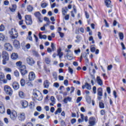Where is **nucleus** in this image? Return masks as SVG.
Listing matches in <instances>:
<instances>
[{"label": "nucleus", "instance_id": "f257e3e1", "mask_svg": "<svg viewBox=\"0 0 126 126\" xmlns=\"http://www.w3.org/2000/svg\"><path fill=\"white\" fill-rule=\"evenodd\" d=\"M9 34H10V38L13 39H17L18 37V32L16 29H11V30L9 32Z\"/></svg>", "mask_w": 126, "mask_h": 126}, {"label": "nucleus", "instance_id": "f03ea898", "mask_svg": "<svg viewBox=\"0 0 126 126\" xmlns=\"http://www.w3.org/2000/svg\"><path fill=\"white\" fill-rule=\"evenodd\" d=\"M34 98H36L38 100V101H42L43 99V96L41 94H40V91L35 89H33V92L32 93Z\"/></svg>", "mask_w": 126, "mask_h": 126}, {"label": "nucleus", "instance_id": "7ed1b4c3", "mask_svg": "<svg viewBox=\"0 0 126 126\" xmlns=\"http://www.w3.org/2000/svg\"><path fill=\"white\" fill-rule=\"evenodd\" d=\"M4 90L6 94H7V95L9 96H12L13 93L12 89H11L9 86L5 85L4 87Z\"/></svg>", "mask_w": 126, "mask_h": 126}, {"label": "nucleus", "instance_id": "20e7f679", "mask_svg": "<svg viewBox=\"0 0 126 126\" xmlns=\"http://www.w3.org/2000/svg\"><path fill=\"white\" fill-rule=\"evenodd\" d=\"M25 22L27 25H32V18L30 15L25 16Z\"/></svg>", "mask_w": 126, "mask_h": 126}, {"label": "nucleus", "instance_id": "39448f33", "mask_svg": "<svg viewBox=\"0 0 126 126\" xmlns=\"http://www.w3.org/2000/svg\"><path fill=\"white\" fill-rule=\"evenodd\" d=\"M26 62L29 65L32 66L35 64V61H34V59H33V58H31V57L27 58Z\"/></svg>", "mask_w": 126, "mask_h": 126}, {"label": "nucleus", "instance_id": "423d86ee", "mask_svg": "<svg viewBox=\"0 0 126 126\" xmlns=\"http://www.w3.org/2000/svg\"><path fill=\"white\" fill-rule=\"evenodd\" d=\"M10 118L12 121H15L17 118V113L15 111H12L10 115Z\"/></svg>", "mask_w": 126, "mask_h": 126}, {"label": "nucleus", "instance_id": "0eeeda50", "mask_svg": "<svg viewBox=\"0 0 126 126\" xmlns=\"http://www.w3.org/2000/svg\"><path fill=\"white\" fill-rule=\"evenodd\" d=\"M89 124L91 126H95L96 125V118L91 117L89 119Z\"/></svg>", "mask_w": 126, "mask_h": 126}, {"label": "nucleus", "instance_id": "6e6552de", "mask_svg": "<svg viewBox=\"0 0 126 126\" xmlns=\"http://www.w3.org/2000/svg\"><path fill=\"white\" fill-rule=\"evenodd\" d=\"M20 104L22 106L23 109H26L28 107V101L26 100H21L20 101Z\"/></svg>", "mask_w": 126, "mask_h": 126}, {"label": "nucleus", "instance_id": "1a4fd4ad", "mask_svg": "<svg viewBox=\"0 0 126 126\" xmlns=\"http://www.w3.org/2000/svg\"><path fill=\"white\" fill-rule=\"evenodd\" d=\"M36 76L35 75V73L34 72H30L29 74V79L30 81H32L35 79Z\"/></svg>", "mask_w": 126, "mask_h": 126}, {"label": "nucleus", "instance_id": "9d476101", "mask_svg": "<svg viewBox=\"0 0 126 126\" xmlns=\"http://www.w3.org/2000/svg\"><path fill=\"white\" fill-rule=\"evenodd\" d=\"M20 72L22 75H25V74H27L28 71L26 70V66L25 65H23L22 68L20 69Z\"/></svg>", "mask_w": 126, "mask_h": 126}, {"label": "nucleus", "instance_id": "9b49d317", "mask_svg": "<svg viewBox=\"0 0 126 126\" xmlns=\"http://www.w3.org/2000/svg\"><path fill=\"white\" fill-rule=\"evenodd\" d=\"M4 49L9 52H11L12 46L10 43H6L4 44Z\"/></svg>", "mask_w": 126, "mask_h": 126}, {"label": "nucleus", "instance_id": "f8f14e48", "mask_svg": "<svg viewBox=\"0 0 126 126\" xmlns=\"http://www.w3.org/2000/svg\"><path fill=\"white\" fill-rule=\"evenodd\" d=\"M18 119L21 122L24 121L25 120V114L24 113H19L18 115Z\"/></svg>", "mask_w": 126, "mask_h": 126}, {"label": "nucleus", "instance_id": "ddd939ff", "mask_svg": "<svg viewBox=\"0 0 126 126\" xmlns=\"http://www.w3.org/2000/svg\"><path fill=\"white\" fill-rule=\"evenodd\" d=\"M57 56L59 57L60 60H62V58H63V53L62 52V48H59L57 49Z\"/></svg>", "mask_w": 126, "mask_h": 126}, {"label": "nucleus", "instance_id": "4468645a", "mask_svg": "<svg viewBox=\"0 0 126 126\" xmlns=\"http://www.w3.org/2000/svg\"><path fill=\"white\" fill-rule=\"evenodd\" d=\"M13 46L16 49H19V48H20V43L19 42V41L15 39L13 41Z\"/></svg>", "mask_w": 126, "mask_h": 126}, {"label": "nucleus", "instance_id": "2eb2a0df", "mask_svg": "<svg viewBox=\"0 0 126 126\" xmlns=\"http://www.w3.org/2000/svg\"><path fill=\"white\" fill-rule=\"evenodd\" d=\"M34 16H35V17H36V18L39 20L40 22H42V20L41 19V13H40V12H35L34 13Z\"/></svg>", "mask_w": 126, "mask_h": 126}, {"label": "nucleus", "instance_id": "dca6fc26", "mask_svg": "<svg viewBox=\"0 0 126 126\" xmlns=\"http://www.w3.org/2000/svg\"><path fill=\"white\" fill-rule=\"evenodd\" d=\"M12 86L14 90H18L19 89V83H18L17 82H13Z\"/></svg>", "mask_w": 126, "mask_h": 126}, {"label": "nucleus", "instance_id": "f3484780", "mask_svg": "<svg viewBox=\"0 0 126 126\" xmlns=\"http://www.w3.org/2000/svg\"><path fill=\"white\" fill-rule=\"evenodd\" d=\"M2 57L3 59H5V60H8V59H9L8 53H7L6 51H3L2 52Z\"/></svg>", "mask_w": 126, "mask_h": 126}, {"label": "nucleus", "instance_id": "a211bd4d", "mask_svg": "<svg viewBox=\"0 0 126 126\" xmlns=\"http://www.w3.org/2000/svg\"><path fill=\"white\" fill-rule=\"evenodd\" d=\"M96 82L99 86H102V85H103V81H102L100 76H97L96 77Z\"/></svg>", "mask_w": 126, "mask_h": 126}, {"label": "nucleus", "instance_id": "6ab92c4d", "mask_svg": "<svg viewBox=\"0 0 126 126\" xmlns=\"http://www.w3.org/2000/svg\"><path fill=\"white\" fill-rule=\"evenodd\" d=\"M71 100H72V98L70 96H67L63 99V102L64 104H67V102H70Z\"/></svg>", "mask_w": 126, "mask_h": 126}, {"label": "nucleus", "instance_id": "aec40b11", "mask_svg": "<svg viewBox=\"0 0 126 126\" xmlns=\"http://www.w3.org/2000/svg\"><path fill=\"white\" fill-rule=\"evenodd\" d=\"M4 106L3 105V104L2 102H0V113L1 114H3L4 113Z\"/></svg>", "mask_w": 126, "mask_h": 126}, {"label": "nucleus", "instance_id": "412c9836", "mask_svg": "<svg viewBox=\"0 0 126 126\" xmlns=\"http://www.w3.org/2000/svg\"><path fill=\"white\" fill-rule=\"evenodd\" d=\"M111 2H112L110 1V0H105V3L107 7H112V6H113Z\"/></svg>", "mask_w": 126, "mask_h": 126}, {"label": "nucleus", "instance_id": "4be33fe9", "mask_svg": "<svg viewBox=\"0 0 126 126\" xmlns=\"http://www.w3.org/2000/svg\"><path fill=\"white\" fill-rule=\"evenodd\" d=\"M11 58L12 60H17L18 59V55L15 53H13L11 55Z\"/></svg>", "mask_w": 126, "mask_h": 126}, {"label": "nucleus", "instance_id": "5701e85b", "mask_svg": "<svg viewBox=\"0 0 126 126\" xmlns=\"http://www.w3.org/2000/svg\"><path fill=\"white\" fill-rule=\"evenodd\" d=\"M7 40V38L3 35V34L0 33V41H3L5 42Z\"/></svg>", "mask_w": 126, "mask_h": 126}, {"label": "nucleus", "instance_id": "b1692460", "mask_svg": "<svg viewBox=\"0 0 126 126\" xmlns=\"http://www.w3.org/2000/svg\"><path fill=\"white\" fill-rule=\"evenodd\" d=\"M50 86V83H49V81L45 80L43 83V86L44 88L48 89L49 88V86Z\"/></svg>", "mask_w": 126, "mask_h": 126}, {"label": "nucleus", "instance_id": "393cba45", "mask_svg": "<svg viewBox=\"0 0 126 126\" xmlns=\"http://www.w3.org/2000/svg\"><path fill=\"white\" fill-rule=\"evenodd\" d=\"M97 95L98 96H100V97H102L103 96V90L102 88H99L97 90Z\"/></svg>", "mask_w": 126, "mask_h": 126}, {"label": "nucleus", "instance_id": "a878e982", "mask_svg": "<svg viewBox=\"0 0 126 126\" xmlns=\"http://www.w3.org/2000/svg\"><path fill=\"white\" fill-rule=\"evenodd\" d=\"M0 83L6 84L7 83V80L3 78H0Z\"/></svg>", "mask_w": 126, "mask_h": 126}, {"label": "nucleus", "instance_id": "bb28decb", "mask_svg": "<svg viewBox=\"0 0 126 126\" xmlns=\"http://www.w3.org/2000/svg\"><path fill=\"white\" fill-rule=\"evenodd\" d=\"M16 5L15 4H13L12 5V7L11 8H9L10 10L12 12H14L15 11V10H16Z\"/></svg>", "mask_w": 126, "mask_h": 126}, {"label": "nucleus", "instance_id": "cd10ccee", "mask_svg": "<svg viewBox=\"0 0 126 126\" xmlns=\"http://www.w3.org/2000/svg\"><path fill=\"white\" fill-rule=\"evenodd\" d=\"M16 64L17 66H18L19 67H20V69L22 68L23 65H22V62L21 61L17 62L16 63Z\"/></svg>", "mask_w": 126, "mask_h": 126}, {"label": "nucleus", "instance_id": "c85d7f7f", "mask_svg": "<svg viewBox=\"0 0 126 126\" xmlns=\"http://www.w3.org/2000/svg\"><path fill=\"white\" fill-rule=\"evenodd\" d=\"M39 39H44V40H46L47 39V35H42L41 34V32H40L38 34Z\"/></svg>", "mask_w": 126, "mask_h": 126}, {"label": "nucleus", "instance_id": "c756f323", "mask_svg": "<svg viewBox=\"0 0 126 126\" xmlns=\"http://www.w3.org/2000/svg\"><path fill=\"white\" fill-rule=\"evenodd\" d=\"M27 9L29 12H32L33 11V6H31V5H29L27 7Z\"/></svg>", "mask_w": 126, "mask_h": 126}, {"label": "nucleus", "instance_id": "7c9ffc66", "mask_svg": "<svg viewBox=\"0 0 126 126\" xmlns=\"http://www.w3.org/2000/svg\"><path fill=\"white\" fill-rule=\"evenodd\" d=\"M90 50L92 53H94L95 51H96V48H95V45H93L90 47Z\"/></svg>", "mask_w": 126, "mask_h": 126}, {"label": "nucleus", "instance_id": "2f4dec72", "mask_svg": "<svg viewBox=\"0 0 126 126\" xmlns=\"http://www.w3.org/2000/svg\"><path fill=\"white\" fill-rule=\"evenodd\" d=\"M45 62L47 64H50V63H51V59L48 57L45 58Z\"/></svg>", "mask_w": 126, "mask_h": 126}, {"label": "nucleus", "instance_id": "473e14b6", "mask_svg": "<svg viewBox=\"0 0 126 126\" xmlns=\"http://www.w3.org/2000/svg\"><path fill=\"white\" fill-rule=\"evenodd\" d=\"M19 96L22 99H23L24 97H25V95L24 94V93H23V92H19Z\"/></svg>", "mask_w": 126, "mask_h": 126}, {"label": "nucleus", "instance_id": "72a5a7b5", "mask_svg": "<svg viewBox=\"0 0 126 126\" xmlns=\"http://www.w3.org/2000/svg\"><path fill=\"white\" fill-rule=\"evenodd\" d=\"M4 71L5 72H11V71H12V70H11V68H8L7 67H5L4 68Z\"/></svg>", "mask_w": 126, "mask_h": 126}, {"label": "nucleus", "instance_id": "f704fd0d", "mask_svg": "<svg viewBox=\"0 0 126 126\" xmlns=\"http://www.w3.org/2000/svg\"><path fill=\"white\" fill-rule=\"evenodd\" d=\"M119 36L120 40H121V41H123L124 40V33L122 32H120L119 33Z\"/></svg>", "mask_w": 126, "mask_h": 126}, {"label": "nucleus", "instance_id": "c9c22d12", "mask_svg": "<svg viewBox=\"0 0 126 126\" xmlns=\"http://www.w3.org/2000/svg\"><path fill=\"white\" fill-rule=\"evenodd\" d=\"M85 86H86L88 90H91V85L88 84V83H85Z\"/></svg>", "mask_w": 126, "mask_h": 126}, {"label": "nucleus", "instance_id": "e433bc0d", "mask_svg": "<svg viewBox=\"0 0 126 126\" xmlns=\"http://www.w3.org/2000/svg\"><path fill=\"white\" fill-rule=\"evenodd\" d=\"M99 108H100V109H104V108H105V105L104 104L103 102L100 101L99 102Z\"/></svg>", "mask_w": 126, "mask_h": 126}, {"label": "nucleus", "instance_id": "4c0bfd02", "mask_svg": "<svg viewBox=\"0 0 126 126\" xmlns=\"http://www.w3.org/2000/svg\"><path fill=\"white\" fill-rule=\"evenodd\" d=\"M41 6L42 8H46L48 6V3L44 2L41 3Z\"/></svg>", "mask_w": 126, "mask_h": 126}, {"label": "nucleus", "instance_id": "58836bf2", "mask_svg": "<svg viewBox=\"0 0 126 126\" xmlns=\"http://www.w3.org/2000/svg\"><path fill=\"white\" fill-rule=\"evenodd\" d=\"M60 113H62V108L61 107L57 109V110L55 112V114L56 115H58V114H60Z\"/></svg>", "mask_w": 126, "mask_h": 126}, {"label": "nucleus", "instance_id": "ea45409f", "mask_svg": "<svg viewBox=\"0 0 126 126\" xmlns=\"http://www.w3.org/2000/svg\"><path fill=\"white\" fill-rule=\"evenodd\" d=\"M51 49L52 50V52H55V51H56V46H55V44H54V43H51Z\"/></svg>", "mask_w": 126, "mask_h": 126}, {"label": "nucleus", "instance_id": "a19ab883", "mask_svg": "<svg viewBox=\"0 0 126 126\" xmlns=\"http://www.w3.org/2000/svg\"><path fill=\"white\" fill-rule=\"evenodd\" d=\"M21 86H24L25 85V80L24 79H21L20 81Z\"/></svg>", "mask_w": 126, "mask_h": 126}, {"label": "nucleus", "instance_id": "79ce46f5", "mask_svg": "<svg viewBox=\"0 0 126 126\" xmlns=\"http://www.w3.org/2000/svg\"><path fill=\"white\" fill-rule=\"evenodd\" d=\"M4 29H5L4 26L3 25L1 24L0 26V32H3V31H4Z\"/></svg>", "mask_w": 126, "mask_h": 126}, {"label": "nucleus", "instance_id": "37998d69", "mask_svg": "<svg viewBox=\"0 0 126 126\" xmlns=\"http://www.w3.org/2000/svg\"><path fill=\"white\" fill-rule=\"evenodd\" d=\"M86 101L88 104H91V97L90 96H87L86 97Z\"/></svg>", "mask_w": 126, "mask_h": 126}, {"label": "nucleus", "instance_id": "c03bdc74", "mask_svg": "<svg viewBox=\"0 0 126 126\" xmlns=\"http://www.w3.org/2000/svg\"><path fill=\"white\" fill-rule=\"evenodd\" d=\"M52 75H53L54 78H55V79H56V80H57V78H58V74H57V72H53L52 73Z\"/></svg>", "mask_w": 126, "mask_h": 126}, {"label": "nucleus", "instance_id": "a18cd8bd", "mask_svg": "<svg viewBox=\"0 0 126 126\" xmlns=\"http://www.w3.org/2000/svg\"><path fill=\"white\" fill-rule=\"evenodd\" d=\"M44 69L46 72H50V68L47 67V66H44Z\"/></svg>", "mask_w": 126, "mask_h": 126}, {"label": "nucleus", "instance_id": "49530a36", "mask_svg": "<svg viewBox=\"0 0 126 126\" xmlns=\"http://www.w3.org/2000/svg\"><path fill=\"white\" fill-rule=\"evenodd\" d=\"M81 52V50L79 48H78V50H74V53L76 55H78V54H80Z\"/></svg>", "mask_w": 126, "mask_h": 126}, {"label": "nucleus", "instance_id": "de8ad7c7", "mask_svg": "<svg viewBox=\"0 0 126 126\" xmlns=\"http://www.w3.org/2000/svg\"><path fill=\"white\" fill-rule=\"evenodd\" d=\"M50 100L51 101V102L52 103H56V98L54 96H52L50 98Z\"/></svg>", "mask_w": 126, "mask_h": 126}, {"label": "nucleus", "instance_id": "09e8293b", "mask_svg": "<svg viewBox=\"0 0 126 126\" xmlns=\"http://www.w3.org/2000/svg\"><path fill=\"white\" fill-rule=\"evenodd\" d=\"M0 78H5L4 73H3L2 72H0Z\"/></svg>", "mask_w": 126, "mask_h": 126}, {"label": "nucleus", "instance_id": "8fccbe9b", "mask_svg": "<svg viewBox=\"0 0 126 126\" xmlns=\"http://www.w3.org/2000/svg\"><path fill=\"white\" fill-rule=\"evenodd\" d=\"M14 74L16 77H18V76H19V72H18V71L17 70H15L14 72Z\"/></svg>", "mask_w": 126, "mask_h": 126}, {"label": "nucleus", "instance_id": "3c124183", "mask_svg": "<svg viewBox=\"0 0 126 126\" xmlns=\"http://www.w3.org/2000/svg\"><path fill=\"white\" fill-rule=\"evenodd\" d=\"M89 41H92V44H94V43H95V41H94V39H93V36H90L89 38Z\"/></svg>", "mask_w": 126, "mask_h": 126}, {"label": "nucleus", "instance_id": "603ef678", "mask_svg": "<svg viewBox=\"0 0 126 126\" xmlns=\"http://www.w3.org/2000/svg\"><path fill=\"white\" fill-rule=\"evenodd\" d=\"M27 85L28 87H33V84L31 82L27 83Z\"/></svg>", "mask_w": 126, "mask_h": 126}, {"label": "nucleus", "instance_id": "864d4df0", "mask_svg": "<svg viewBox=\"0 0 126 126\" xmlns=\"http://www.w3.org/2000/svg\"><path fill=\"white\" fill-rule=\"evenodd\" d=\"M6 78L8 80H11V76L10 75V74H7Z\"/></svg>", "mask_w": 126, "mask_h": 126}, {"label": "nucleus", "instance_id": "5fc2aeb1", "mask_svg": "<svg viewBox=\"0 0 126 126\" xmlns=\"http://www.w3.org/2000/svg\"><path fill=\"white\" fill-rule=\"evenodd\" d=\"M66 12H67V11H66V10H64V8H62V13L63 15H65V14L66 13Z\"/></svg>", "mask_w": 126, "mask_h": 126}, {"label": "nucleus", "instance_id": "6e6d98bb", "mask_svg": "<svg viewBox=\"0 0 126 126\" xmlns=\"http://www.w3.org/2000/svg\"><path fill=\"white\" fill-rule=\"evenodd\" d=\"M53 86H54V87H56V88H58L60 87V84H59V83H55L53 85Z\"/></svg>", "mask_w": 126, "mask_h": 126}, {"label": "nucleus", "instance_id": "4d7b16f0", "mask_svg": "<svg viewBox=\"0 0 126 126\" xmlns=\"http://www.w3.org/2000/svg\"><path fill=\"white\" fill-rule=\"evenodd\" d=\"M75 123H76V119L73 118L71 120V124H72V125H73V124H75Z\"/></svg>", "mask_w": 126, "mask_h": 126}, {"label": "nucleus", "instance_id": "13d9d810", "mask_svg": "<svg viewBox=\"0 0 126 126\" xmlns=\"http://www.w3.org/2000/svg\"><path fill=\"white\" fill-rule=\"evenodd\" d=\"M68 71L69 72H70V73H71V74H72L73 73V70L70 67H68Z\"/></svg>", "mask_w": 126, "mask_h": 126}, {"label": "nucleus", "instance_id": "bf43d9fd", "mask_svg": "<svg viewBox=\"0 0 126 126\" xmlns=\"http://www.w3.org/2000/svg\"><path fill=\"white\" fill-rule=\"evenodd\" d=\"M81 100H82V97H78L76 100V102L79 103Z\"/></svg>", "mask_w": 126, "mask_h": 126}, {"label": "nucleus", "instance_id": "052dcab7", "mask_svg": "<svg viewBox=\"0 0 126 126\" xmlns=\"http://www.w3.org/2000/svg\"><path fill=\"white\" fill-rule=\"evenodd\" d=\"M97 36H98V39H99V40H101V39H102V36L101 35V32H98Z\"/></svg>", "mask_w": 126, "mask_h": 126}, {"label": "nucleus", "instance_id": "680f3d73", "mask_svg": "<svg viewBox=\"0 0 126 126\" xmlns=\"http://www.w3.org/2000/svg\"><path fill=\"white\" fill-rule=\"evenodd\" d=\"M59 35H60L61 38H63V37H64V33H63L62 32H59Z\"/></svg>", "mask_w": 126, "mask_h": 126}, {"label": "nucleus", "instance_id": "e2e57ef3", "mask_svg": "<svg viewBox=\"0 0 126 126\" xmlns=\"http://www.w3.org/2000/svg\"><path fill=\"white\" fill-rule=\"evenodd\" d=\"M32 53L33 55H34V56H37V55H38V53L35 50H32Z\"/></svg>", "mask_w": 126, "mask_h": 126}, {"label": "nucleus", "instance_id": "0e129e2a", "mask_svg": "<svg viewBox=\"0 0 126 126\" xmlns=\"http://www.w3.org/2000/svg\"><path fill=\"white\" fill-rule=\"evenodd\" d=\"M8 61V59H3L2 60V64H6V61Z\"/></svg>", "mask_w": 126, "mask_h": 126}, {"label": "nucleus", "instance_id": "69168bd1", "mask_svg": "<svg viewBox=\"0 0 126 126\" xmlns=\"http://www.w3.org/2000/svg\"><path fill=\"white\" fill-rule=\"evenodd\" d=\"M4 5H8L9 4V1L7 0L4 1Z\"/></svg>", "mask_w": 126, "mask_h": 126}, {"label": "nucleus", "instance_id": "338daca9", "mask_svg": "<svg viewBox=\"0 0 126 126\" xmlns=\"http://www.w3.org/2000/svg\"><path fill=\"white\" fill-rule=\"evenodd\" d=\"M26 49L29 50V49H30V48H31V45H30V44L28 43L26 45Z\"/></svg>", "mask_w": 126, "mask_h": 126}, {"label": "nucleus", "instance_id": "774afa93", "mask_svg": "<svg viewBox=\"0 0 126 126\" xmlns=\"http://www.w3.org/2000/svg\"><path fill=\"white\" fill-rule=\"evenodd\" d=\"M27 126H33V124H32L31 122H29L27 124Z\"/></svg>", "mask_w": 126, "mask_h": 126}]
</instances>
